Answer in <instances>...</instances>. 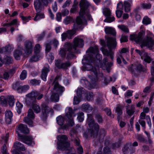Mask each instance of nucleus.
Wrapping results in <instances>:
<instances>
[{
    "instance_id": "1",
    "label": "nucleus",
    "mask_w": 154,
    "mask_h": 154,
    "mask_svg": "<svg viewBox=\"0 0 154 154\" xmlns=\"http://www.w3.org/2000/svg\"><path fill=\"white\" fill-rule=\"evenodd\" d=\"M99 49L97 46H94L90 48L86 51L87 54L84 55L82 60L83 66L82 67L83 71H91L93 73L94 78L92 75H89V78L93 82L99 80H102L105 85L108 84L110 82H114L116 79L114 77H106L100 72L98 69L99 67L106 70L109 72L111 67L112 65V62H108L107 57L103 59V63L100 60L102 59L101 55L98 53Z\"/></svg>"
},
{
    "instance_id": "2",
    "label": "nucleus",
    "mask_w": 154,
    "mask_h": 154,
    "mask_svg": "<svg viewBox=\"0 0 154 154\" xmlns=\"http://www.w3.org/2000/svg\"><path fill=\"white\" fill-rule=\"evenodd\" d=\"M79 6L80 10L79 13V15L76 18L73 29L68 30L61 34L62 41H65L66 38L71 39L72 36L75 33L76 30L82 29V26L87 24V21L86 18H87L91 21L92 20L89 12V8L90 7L93 8V7L89 2L86 0H81L80 2Z\"/></svg>"
},
{
    "instance_id": "3",
    "label": "nucleus",
    "mask_w": 154,
    "mask_h": 154,
    "mask_svg": "<svg viewBox=\"0 0 154 154\" xmlns=\"http://www.w3.org/2000/svg\"><path fill=\"white\" fill-rule=\"evenodd\" d=\"M73 44L69 42L66 43L64 45L63 48H60L59 55L62 58H65L66 54V59L69 60L75 57L73 54L76 52L77 47H82L84 45V41L82 39L78 37L75 38L73 40Z\"/></svg>"
},
{
    "instance_id": "4",
    "label": "nucleus",
    "mask_w": 154,
    "mask_h": 154,
    "mask_svg": "<svg viewBox=\"0 0 154 154\" xmlns=\"http://www.w3.org/2000/svg\"><path fill=\"white\" fill-rule=\"evenodd\" d=\"M104 31L106 34L112 35L113 37H106V45L109 49V51H108L103 47L101 48L100 50L104 55L107 56H109L111 59L113 60L114 53L111 50L115 48L116 46L117 43L115 37L116 32L114 29L112 27L107 26L105 27Z\"/></svg>"
},
{
    "instance_id": "5",
    "label": "nucleus",
    "mask_w": 154,
    "mask_h": 154,
    "mask_svg": "<svg viewBox=\"0 0 154 154\" xmlns=\"http://www.w3.org/2000/svg\"><path fill=\"white\" fill-rule=\"evenodd\" d=\"M144 32L141 30L138 35L134 34L131 35L130 39L137 43H139L142 48L144 46L149 48L153 47L154 45V41L151 38L148 37H147L146 40L144 39Z\"/></svg>"
},
{
    "instance_id": "6",
    "label": "nucleus",
    "mask_w": 154,
    "mask_h": 154,
    "mask_svg": "<svg viewBox=\"0 0 154 154\" xmlns=\"http://www.w3.org/2000/svg\"><path fill=\"white\" fill-rule=\"evenodd\" d=\"M16 131L19 139L28 145H31L34 144L33 139L31 136H23L20 134H28L29 132L28 128L26 125L22 124H20L16 128Z\"/></svg>"
},
{
    "instance_id": "7",
    "label": "nucleus",
    "mask_w": 154,
    "mask_h": 154,
    "mask_svg": "<svg viewBox=\"0 0 154 154\" xmlns=\"http://www.w3.org/2000/svg\"><path fill=\"white\" fill-rule=\"evenodd\" d=\"M31 108L28 110L27 117H24L23 121L24 122L27 124L29 127L33 126V120L34 119L35 116L32 109L34 112L36 113H38L40 112L41 109L40 106L38 104L34 103H30L29 105Z\"/></svg>"
},
{
    "instance_id": "8",
    "label": "nucleus",
    "mask_w": 154,
    "mask_h": 154,
    "mask_svg": "<svg viewBox=\"0 0 154 154\" xmlns=\"http://www.w3.org/2000/svg\"><path fill=\"white\" fill-rule=\"evenodd\" d=\"M87 122L90 128L83 134V136L85 138H88L93 136L94 138L97 135L99 130V125L98 124L94 123L92 119L91 116H88L87 119Z\"/></svg>"
},
{
    "instance_id": "9",
    "label": "nucleus",
    "mask_w": 154,
    "mask_h": 154,
    "mask_svg": "<svg viewBox=\"0 0 154 154\" xmlns=\"http://www.w3.org/2000/svg\"><path fill=\"white\" fill-rule=\"evenodd\" d=\"M57 148L62 151H65V153L68 154L72 151L73 149L70 144L68 142V137L64 135H60L57 136Z\"/></svg>"
},
{
    "instance_id": "10",
    "label": "nucleus",
    "mask_w": 154,
    "mask_h": 154,
    "mask_svg": "<svg viewBox=\"0 0 154 154\" xmlns=\"http://www.w3.org/2000/svg\"><path fill=\"white\" fill-rule=\"evenodd\" d=\"M76 92L77 96H74L73 102L74 104H78L79 103L83 94H84L85 96H86L87 99L88 100H91L93 99V93L91 92L85 93L83 88L81 87L78 88L76 90Z\"/></svg>"
},
{
    "instance_id": "11",
    "label": "nucleus",
    "mask_w": 154,
    "mask_h": 154,
    "mask_svg": "<svg viewBox=\"0 0 154 154\" xmlns=\"http://www.w3.org/2000/svg\"><path fill=\"white\" fill-rule=\"evenodd\" d=\"M65 90L63 87L58 83H56L54 86L51 97V100L54 102H58L59 101V97L62 95Z\"/></svg>"
},
{
    "instance_id": "12",
    "label": "nucleus",
    "mask_w": 154,
    "mask_h": 154,
    "mask_svg": "<svg viewBox=\"0 0 154 154\" xmlns=\"http://www.w3.org/2000/svg\"><path fill=\"white\" fill-rule=\"evenodd\" d=\"M132 4V1L130 0H126L124 2L125 11L128 12L130 10V7ZM123 5L122 2H119L117 4V9L116 13V16L118 18L120 17L123 13V11L121 10L123 9Z\"/></svg>"
},
{
    "instance_id": "13",
    "label": "nucleus",
    "mask_w": 154,
    "mask_h": 154,
    "mask_svg": "<svg viewBox=\"0 0 154 154\" xmlns=\"http://www.w3.org/2000/svg\"><path fill=\"white\" fill-rule=\"evenodd\" d=\"M53 44L54 47L57 48L59 45V42L56 39H53L51 41H47L45 43V52L46 53V57L49 60H51V62H52L54 59V57L52 54L49 53V52L51 50V45Z\"/></svg>"
},
{
    "instance_id": "14",
    "label": "nucleus",
    "mask_w": 154,
    "mask_h": 154,
    "mask_svg": "<svg viewBox=\"0 0 154 154\" xmlns=\"http://www.w3.org/2000/svg\"><path fill=\"white\" fill-rule=\"evenodd\" d=\"M38 94V92L35 91H32L30 93L26 95L27 97L26 100V103L27 105H29L30 103L36 102V97Z\"/></svg>"
},
{
    "instance_id": "15",
    "label": "nucleus",
    "mask_w": 154,
    "mask_h": 154,
    "mask_svg": "<svg viewBox=\"0 0 154 154\" xmlns=\"http://www.w3.org/2000/svg\"><path fill=\"white\" fill-rule=\"evenodd\" d=\"M103 14L106 16V19L104 21L110 23L114 21L115 18L111 15V11L109 9L105 8L103 9Z\"/></svg>"
},
{
    "instance_id": "16",
    "label": "nucleus",
    "mask_w": 154,
    "mask_h": 154,
    "mask_svg": "<svg viewBox=\"0 0 154 154\" xmlns=\"http://www.w3.org/2000/svg\"><path fill=\"white\" fill-rule=\"evenodd\" d=\"M55 64L56 67L59 69H66L69 67L71 66V63L69 61L62 63L60 60H55Z\"/></svg>"
},
{
    "instance_id": "17",
    "label": "nucleus",
    "mask_w": 154,
    "mask_h": 154,
    "mask_svg": "<svg viewBox=\"0 0 154 154\" xmlns=\"http://www.w3.org/2000/svg\"><path fill=\"white\" fill-rule=\"evenodd\" d=\"M33 43L31 41H28L25 43L24 51L25 54L28 55L32 52Z\"/></svg>"
},
{
    "instance_id": "18",
    "label": "nucleus",
    "mask_w": 154,
    "mask_h": 154,
    "mask_svg": "<svg viewBox=\"0 0 154 154\" xmlns=\"http://www.w3.org/2000/svg\"><path fill=\"white\" fill-rule=\"evenodd\" d=\"M135 51L138 53L142 59L148 63H150L151 60L150 57L148 55V54L144 52H141L139 50L136 49Z\"/></svg>"
},
{
    "instance_id": "19",
    "label": "nucleus",
    "mask_w": 154,
    "mask_h": 154,
    "mask_svg": "<svg viewBox=\"0 0 154 154\" xmlns=\"http://www.w3.org/2000/svg\"><path fill=\"white\" fill-rule=\"evenodd\" d=\"M29 87L28 85L20 86L17 87H16V84H14L12 85V88L14 90H16L19 93L25 92L29 89Z\"/></svg>"
},
{
    "instance_id": "20",
    "label": "nucleus",
    "mask_w": 154,
    "mask_h": 154,
    "mask_svg": "<svg viewBox=\"0 0 154 154\" xmlns=\"http://www.w3.org/2000/svg\"><path fill=\"white\" fill-rule=\"evenodd\" d=\"M76 149V151L79 154H82L83 153V148L80 144V141L79 139L77 138L74 140Z\"/></svg>"
},
{
    "instance_id": "21",
    "label": "nucleus",
    "mask_w": 154,
    "mask_h": 154,
    "mask_svg": "<svg viewBox=\"0 0 154 154\" xmlns=\"http://www.w3.org/2000/svg\"><path fill=\"white\" fill-rule=\"evenodd\" d=\"M80 83L88 89H91L94 88L93 84L90 83L85 77L82 78L80 81Z\"/></svg>"
},
{
    "instance_id": "22",
    "label": "nucleus",
    "mask_w": 154,
    "mask_h": 154,
    "mask_svg": "<svg viewBox=\"0 0 154 154\" xmlns=\"http://www.w3.org/2000/svg\"><path fill=\"white\" fill-rule=\"evenodd\" d=\"M48 67H44L42 69V74L41 75L42 79L44 81H46L47 80L46 78L47 76L48 73L49 72L50 70L49 69V66L48 64Z\"/></svg>"
},
{
    "instance_id": "23",
    "label": "nucleus",
    "mask_w": 154,
    "mask_h": 154,
    "mask_svg": "<svg viewBox=\"0 0 154 154\" xmlns=\"http://www.w3.org/2000/svg\"><path fill=\"white\" fill-rule=\"evenodd\" d=\"M34 5L37 12H40L42 8L43 4L39 0H34Z\"/></svg>"
},
{
    "instance_id": "24",
    "label": "nucleus",
    "mask_w": 154,
    "mask_h": 154,
    "mask_svg": "<svg viewBox=\"0 0 154 154\" xmlns=\"http://www.w3.org/2000/svg\"><path fill=\"white\" fill-rule=\"evenodd\" d=\"M21 50V47L20 46H19L18 49L14 51V56L15 59L17 60H19L20 59V56L22 54V52Z\"/></svg>"
},
{
    "instance_id": "25",
    "label": "nucleus",
    "mask_w": 154,
    "mask_h": 154,
    "mask_svg": "<svg viewBox=\"0 0 154 154\" xmlns=\"http://www.w3.org/2000/svg\"><path fill=\"white\" fill-rule=\"evenodd\" d=\"M42 57V54H34L31 56L29 60V61L30 62H36L41 59Z\"/></svg>"
},
{
    "instance_id": "26",
    "label": "nucleus",
    "mask_w": 154,
    "mask_h": 154,
    "mask_svg": "<svg viewBox=\"0 0 154 154\" xmlns=\"http://www.w3.org/2000/svg\"><path fill=\"white\" fill-rule=\"evenodd\" d=\"M14 146L15 149L17 150L24 151L25 149L23 145L18 142H17L14 143Z\"/></svg>"
},
{
    "instance_id": "27",
    "label": "nucleus",
    "mask_w": 154,
    "mask_h": 154,
    "mask_svg": "<svg viewBox=\"0 0 154 154\" xmlns=\"http://www.w3.org/2000/svg\"><path fill=\"white\" fill-rule=\"evenodd\" d=\"M82 109L86 112L88 113L91 112L92 110V107L88 103H85L82 105Z\"/></svg>"
},
{
    "instance_id": "28",
    "label": "nucleus",
    "mask_w": 154,
    "mask_h": 154,
    "mask_svg": "<svg viewBox=\"0 0 154 154\" xmlns=\"http://www.w3.org/2000/svg\"><path fill=\"white\" fill-rule=\"evenodd\" d=\"M65 118L64 117L59 116L56 118V121L57 124L60 126L63 125L64 122Z\"/></svg>"
},
{
    "instance_id": "29",
    "label": "nucleus",
    "mask_w": 154,
    "mask_h": 154,
    "mask_svg": "<svg viewBox=\"0 0 154 154\" xmlns=\"http://www.w3.org/2000/svg\"><path fill=\"white\" fill-rule=\"evenodd\" d=\"M12 116L13 114L11 111H6L5 112V118L6 121H10Z\"/></svg>"
},
{
    "instance_id": "30",
    "label": "nucleus",
    "mask_w": 154,
    "mask_h": 154,
    "mask_svg": "<svg viewBox=\"0 0 154 154\" xmlns=\"http://www.w3.org/2000/svg\"><path fill=\"white\" fill-rule=\"evenodd\" d=\"M66 115L67 117L69 118H71L73 113V111L72 108L70 107H67L65 110Z\"/></svg>"
},
{
    "instance_id": "31",
    "label": "nucleus",
    "mask_w": 154,
    "mask_h": 154,
    "mask_svg": "<svg viewBox=\"0 0 154 154\" xmlns=\"http://www.w3.org/2000/svg\"><path fill=\"white\" fill-rule=\"evenodd\" d=\"M60 126V127L58 128L57 130L58 132L60 133H63L65 130H66L68 128V126L66 124Z\"/></svg>"
},
{
    "instance_id": "32",
    "label": "nucleus",
    "mask_w": 154,
    "mask_h": 154,
    "mask_svg": "<svg viewBox=\"0 0 154 154\" xmlns=\"http://www.w3.org/2000/svg\"><path fill=\"white\" fill-rule=\"evenodd\" d=\"M41 48L40 45L39 44L35 45L34 48V53L35 54H42L40 53Z\"/></svg>"
},
{
    "instance_id": "33",
    "label": "nucleus",
    "mask_w": 154,
    "mask_h": 154,
    "mask_svg": "<svg viewBox=\"0 0 154 154\" xmlns=\"http://www.w3.org/2000/svg\"><path fill=\"white\" fill-rule=\"evenodd\" d=\"M45 17V16L43 13L40 12H37L36 16L34 18V21H36L42 19Z\"/></svg>"
},
{
    "instance_id": "34",
    "label": "nucleus",
    "mask_w": 154,
    "mask_h": 154,
    "mask_svg": "<svg viewBox=\"0 0 154 154\" xmlns=\"http://www.w3.org/2000/svg\"><path fill=\"white\" fill-rule=\"evenodd\" d=\"M118 27L121 30L124 32L125 33L129 32V29L128 27L126 26L123 24L119 25Z\"/></svg>"
},
{
    "instance_id": "35",
    "label": "nucleus",
    "mask_w": 154,
    "mask_h": 154,
    "mask_svg": "<svg viewBox=\"0 0 154 154\" xmlns=\"http://www.w3.org/2000/svg\"><path fill=\"white\" fill-rule=\"evenodd\" d=\"M135 112V107L134 105H132L129 109H127L126 112L128 114L129 116L132 115Z\"/></svg>"
},
{
    "instance_id": "36",
    "label": "nucleus",
    "mask_w": 154,
    "mask_h": 154,
    "mask_svg": "<svg viewBox=\"0 0 154 154\" xmlns=\"http://www.w3.org/2000/svg\"><path fill=\"white\" fill-rule=\"evenodd\" d=\"M48 107L46 106L45 109V110L43 112V110L42 109L43 113L42 115L40 116V117L41 119L43 120H45L47 116V114L48 113Z\"/></svg>"
},
{
    "instance_id": "37",
    "label": "nucleus",
    "mask_w": 154,
    "mask_h": 154,
    "mask_svg": "<svg viewBox=\"0 0 154 154\" xmlns=\"http://www.w3.org/2000/svg\"><path fill=\"white\" fill-rule=\"evenodd\" d=\"M14 25L17 26V27L19 25V23L17 19L13 20L10 23L6 24L5 26L8 27Z\"/></svg>"
},
{
    "instance_id": "38",
    "label": "nucleus",
    "mask_w": 154,
    "mask_h": 154,
    "mask_svg": "<svg viewBox=\"0 0 154 154\" xmlns=\"http://www.w3.org/2000/svg\"><path fill=\"white\" fill-rule=\"evenodd\" d=\"M23 107V105L19 102H17L16 103V109L18 113H20L21 109Z\"/></svg>"
},
{
    "instance_id": "39",
    "label": "nucleus",
    "mask_w": 154,
    "mask_h": 154,
    "mask_svg": "<svg viewBox=\"0 0 154 154\" xmlns=\"http://www.w3.org/2000/svg\"><path fill=\"white\" fill-rule=\"evenodd\" d=\"M20 17L21 18L23 23H26V22H28L31 19V17L30 16L25 17L22 15L21 14H20Z\"/></svg>"
},
{
    "instance_id": "40",
    "label": "nucleus",
    "mask_w": 154,
    "mask_h": 154,
    "mask_svg": "<svg viewBox=\"0 0 154 154\" xmlns=\"http://www.w3.org/2000/svg\"><path fill=\"white\" fill-rule=\"evenodd\" d=\"M11 50V46L8 45L6 46L5 48H3L2 49L0 48V53H2L4 52H7L10 51Z\"/></svg>"
},
{
    "instance_id": "41",
    "label": "nucleus",
    "mask_w": 154,
    "mask_h": 154,
    "mask_svg": "<svg viewBox=\"0 0 154 154\" xmlns=\"http://www.w3.org/2000/svg\"><path fill=\"white\" fill-rule=\"evenodd\" d=\"M4 62L6 64H9L13 62V60L11 57L6 56L5 57Z\"/></svg>"
},
{
    "instance_id": "42",
    "label": "nucleus",
    "mask_w": 154,
    "mask_h": 154,
    "mask_svg": "<svg viewBox=\"0 0 154 154\" xmlns=\"http://www.w3.org/2000/svg\"><path fill=\"white\" fill-rule=\"evenodd\" d=\"M76 1V0H75L74 3L70 10V12L71 13H74L77 11V3L75 2Z\"/></svg>"
},
{
    "instance_id": "43",
    "label": "nucleus",
    "mask_w": 154,
    "mask_h": 154,
    "mask_svg": "<svg viewBox=\"0 0 154 154\" xmlns=\"http://www.w3.org/2000/svg\"><path fill=\"white\" fill-rule=\"evenodd\" d=\"M72 20V18L69 16H67L63 20V23L66 25H67L70 23Z\"/></svg>"
},
{
    "instance_id": "44",
    "label": "nucleus",
    "mask_w": 154,
    "mask_h": 154,
    "mask_svg": "<svg viewBox=\"0 0 154 154\" xmlns=\"http://www.w3.org/2000/svg\"><path fill=\"white\" fill-rule=\"evenodd\" d=\"M116 111L117 112L118 116V120L119 121V119H120V117L119 115H121L122 113V107L120 106H118L116 108Z\"/></svg>"
},
{
    "instance_id": "45",
    "label": "nucleus",
    "mask_w": 154,
    "mask_h": 154,
    "mask_svg": "<svg viewBox=\"0 0 154 154\" xmlns=\"http://www.w3.org/2000/svg\"><path fill=\"white\" fill-rule=\"evenodd\" d=\"M1 104L3 106H5L7 104V102L5 97L2 96L0 97Z\"/></svg>"
},
{
    "instance_id": "46",
    "label": "nucleus",
    "mask_w": 154,
    "mask_h": 154,
    "mask_svg": "<svg viewBox=\"0 0 154 154\" xmlns=\"http://www.w3.org/2000/svg\"><path fill=\"white\" fill-rule=\"evenodd\" d=\"M40 82V80H37L35 79H32L30 81V83L31 85L35 86L39 85Z\"/></svg>"
},
{
    "instance_id": "47",
    "label": "nucleus",
    "mask_w": 154,
    "mask_h": 154,
    "mask_svg": "<svg viewBox=\"0 0 154 154\" xmlns=\"http://www.w3.org/2000/svg\"><path fill=\"white\" fill-rule=\"evenodd\" d=\"M143 24L147 25L151 23L150 19L147 17H145L143 19Z\"/></svg>"
},
{
    "instance_id": "48",
    "label": "nucleus",
    "mask_w": 154,
    "mask_h": 154,
    "mask_svg": "<svg viewBox=\"0 0 154 154\" xmlns=\"http://www.w3.org/2000/svg\"><path fill=\"white\" fill-rule=\"evenodd\" d=\"M141 7L143 9H149L151 8V5L149 3H143L141 4Z\"/></svg>"
},
{
    "instance_id": "49",
    "label": "nucleus",
    "mask_w": 154,
    "mask_h": 154,
    "mask_svg": "<svg viewBox=\"0 0 154 154\" xmlns=\"http://www.w3.org/2000/svg\"><path fill=\"white\" fill-rule=\"evenodd\" d=\"M27 76V72L25 70H23L20 75V79L21 80H23L26 78Z\"/></svg>"
},
{
    "instance_id": "50",
    "label": "nucleus",
    "mask_w": 154,
    "mask_h": 154,
    "mask_svg": "<svg viewBox=\"0 0 154 154\" xmlns=\"http://www.w3.org/2000/svg\"><path fill=\"white\" fill-rule=\"evenodd\" d=\"M83 113L81 112L78 114L77 119L79 122H82L84 119V115Z\"/></svg>"
},
{
    "instance_id": "51",
    "label": "nucleus",
    "mask_w": 154,
    "mask_h": 154,
    "mask_svg": "<svg viewBox=\"0 0 154 154\" xmlns=\"http://www.w3.org/2000/svg\"><path fill=\"white\" fill-rule=\"evenodd\" d=\"M77 131L74 129H72L70 132V136L72 138H75L77 137Z\"/></svg>"
},
{
    "instance_id": "52",
    "label": "nucleus",
    "mask_w": 154,
    "mask_h": 154,
    "mask_svg": "<svg viewBox=\"0 0 154 154\" xmlns=\"http://www.w3.org/2000/svg\"><path fill=\"white\" fill-rule=\"evenodd\" d=\"M45 35V32H42L40 35H37L36 38H37V41L39 42L42 40L44 37Z\"/></svg>"
},
{
    "instance_id": "53",
    "label": "nucleus",
    "mask_w": 154,
    "mask_h": 154,
    "mask_svg": "<svg viewBox=\"0 0 154 154\" xmlns=\"http://www.w3.org/2000/svg\"><path fill=\"white\" fill-rule=\"evenodd\" d=\"M133 91L131 90H128L125 94V97H131L132 95V93Z\"/></svg>"
},
{
    "instance_id": "54",
    "label": "nucleus",
    "mask_w": 154,
    "mask_h": 154,
    "mask_svg": "<svg viewBox=\"0 0 154 154\" xmlns=\"http://www.w3.org/2000/svg\"><path fill=\"white\" fill-rule=\"evenodd\" d=\"M8 99L10 101L9 104L10 106H13L14 105V97L13 96H10L8 97Z\"/></svg>"
},
{
    "instance_id": "55",
    "label": "nucleus",
    "mask_w": 154,
    "mask_h": 154,
    "mask_svg": "<svg viewBox=\"0 0 154 154\" xmlns=\"http://www.w3.org/2000/svg\"><path fill=\"white\" fill-rule=\"evenodd\" d=\"M128 52V50L127 48H123L122 49L121 51L120 52V57H122L123 54L127 53Z\"/></svg>"
},
{
    "instance_id": "56",
    "label": "nucleus",
    "mask_w": 154,
    "mask_h": 154,
    "mask_svg": "<svg viewBox=\"0 0 154 154\" xmlns=\"http://www.w3.org/2000/svg\"><path fill=\"white\" fill-rule=\"evenodd\" d=\"M56 19L57 21L58 22H60L61 21L62 17L61 13H57L56 14Z\"/></svg>"
},
{
    "instance_id": "57",
    "label": "nucleus",
    "mask_w": 154,
    "mask_h": 154,
    "mask_svg": "<svg viewBox=\"0 0 154 154\" xmlns=\"http://www.w3.org/2000/svg\"><path fill=\"white\" fill-rule=\"evenodd\" d=\"M71 0H67L63 5L62 7L64 8L67 7H68L71 3Z\"/></svg>"
},
{
    "instance_id": "58",
    "label": "nucleus",
    "mask_w": 154,
    "mask_h": 154,
    "mask_svg": "<svg viewBox=\"0 0 154 154\" xmlns=\"http://www.w3.org/2000/svg\"><path fill=\"white\" fill-rule=\"evenodd\" d=\"M146 119L147 123L150 128L151 126V119L150 116H147L146 117Z\"/></svg>"
},
{
    "instance_id": "59",
    "label": "nucleus",
    "mask_w": 154,
    "mask_h": 154,
    "mask_svg": "<svg viewBox=\"0 0 154 154\" xmlns=\"http://www.w3.org/2000/svg\"><path fill=\"white\" fill-rule=\"evenodd\" d=\"M95 118L99 123H100L102 122V119L100 115L98 114L96 115L95 116Z\"/></svg>"
},
{
    "instance_id": "60",
    "label": "nucleus",
    "mask_w": 154,
    "mask_h": 154,
    "mask_svg": "<svg viewBox=\"0 0 154 154\" xmlns=\"http://www.w3.org/2000/svg\"><path fill=\"white\" fill-rule=\"evenodd\" d=\"M69 13V11L67 9H64L62 11V14L63 16H65L67 15Z\"/></svg>"
},
{
    "instance_id": "61",
    "label": "nucleus",
    "mask_w": 154,
    "mask_h": 154,
    "mask_svg": "<svg viewBox=\"0 0 154 154\" xmlns=\"http://www.w3.org/2000/svg\"><path fill=\"white\" fill-rule=\"evenodd\" d=\"M137 70L139 71L144 72L146 69H143L140 64H139L137 67Z\"/></svg>"
},
{
    "instance_id": "62",
    "label": "nucleus",
    "mask_w": 154,
    "mask_h": 154,
    "mask_svg": "<svg viewBox=\"0 0 154 154\" xmlns=\"http://www.w3.org/2000/svg\"><path fill=\"white\" fill-rule=\"evenodd\" d=\"M128 146L127 145H125L123 149V152L124 154H127L128 152Z\"/></svg>"
},
{
    "instance_id": "63",
    "label": "nucleus",
    "mask_w": 154,
    "mask_h": 154,
    "mask_svg": "<svg viewBox=\"0 0 154 154\" xmlns=\"http://www.w3.org/2000/svg\"><path fill=\"white\" fill-rule=\"evenodd\" d=\"M138 122L141 125L142 127L144 129L145 128V126L146 124L145 122L143 120H138Z\"/></svg>"
},
{
    "instance_id": "64",
    "label": "nucleus",
    "mask_w": 154,
    "mask_h": 154,
    "mask_svg": "<svg viewBox=\"0 0 154 154\" xmlns=\"http://www.w3.org/2000/svg\"><path fill=\"white\" fill-rule=\"evenodd\" d=\"M128 41V38L126 36H122L120 39V42H126Z\"/></svg>"
}]
</instances>
